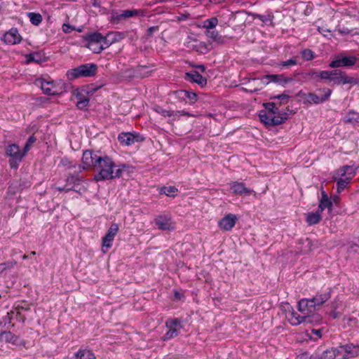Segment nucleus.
<instances>
[{
	"mask_svg": "<svg viewBox=\"0 0 359 359\" xmlns=\"http://www.w3.org/2000/svg\"><path fill=\"white\" fill-rule=\"evenodd\" d=\"M318 31L320 33H321L324 36L328 37L329 36H331V30L329 29H327L325 27H319Z\"/></svg>",
	"mask_w": 359,
	"mask_h": 359,
	"instance_id": "52",
	"label": "nucleus"
},
{
	"mask_svg": "<svg viewBox=\"0 0 359 359\" xmlns=\"http://www.w3.org/2000/svg\"><path fill=\"white\" fill-rule=\"evenodd\" d=\"M27 15L30 22L34 25H39L42 21V16L39 13H28Z\"/></svg>",
	"mask_w": 359,
	"mask_h": 359,
	"instance_id": "38",
	"label": "nucleus"
},
{
	"mask_svg": "<svg viewBox=\"0 0 359 359\" xmlns=\"http://www.w3.org/2000/svg\"><path fill=\"white\" fill-rule=\"evenodd\" d=\"M333 85L353 83L355 80L353 77L347 76L344 72L339 70L330 71V83Z\"/></svg>",
	"mask_w": 359,
	"mask_h": 359,
	"instance_id": "11",
	"label": "nucleus"
},
{
	"mask_svg": "<svg viewBox=\"0 0 359 359\" xmlns=\"http://www.w3.org/2000/svg\"><path fill=\"white\" fill-rule=\"evenodd\" d=\"M84 39L86 41H88V43H104L105 47H108L109 46V43L107 42V38L103 36L99 32H93L86 34L84 36Z\"/></svg>",
	"mask_w": 359,
	"mask_h": 359,
	"instance_id": "22",
	"label": "nucleus"
},
{
	"mask_svg": "<svg viewBox=\"0 0 359 359\" xmlns=\"http://www.w3.org/2000/svg\"><path fill=\"white\" fill-rule=\"evenodd\" d=\"M41 88L43 92L46 95H53L58 93L57 88L53 81H40Z\"/></svg>",
	"mask_w": 359,
	"mask_h": 359,
	"instance_id": "24",
	"label": "nucleus"
},
{
	"mask_svg": "<svg viewBox=\"0 0 359 359\" xmlns=\"http://www.w3.org/2000/svg\"><path fill=\"white\" fill-rule=\"evenodd\" d=\"M184 79L187 81L194 82L198 85L203 86L206 85L207 80L205 77L202 76L198 72L192 70L189 72H187L184 76Z\"/></svg>",
	"mask_w": 359,
	"mask_h": 359,
	"instance_id": "19",
	"label": "nucleus"
},
{
	"mask_svg": "<svg viewBox=\"0 0 359 359\" xmlns=\"http://www.w3.org/2000/svg\"><path fill=\"white\" fill-rule=\"evenodd\" d=\"M21 316V311L18 307L15 309V311H11L7 313V315L2 318L4 320V327H6V325L8 326V328L10 327H13V325L11 324V320L14 317L19 320H22V321H24L25 317Z\"/></svg>",
	"mask_w": 359,
	"mask_h": 359,
	"instance_id": "18",
	"label": "nucleus"
},
{
	"mask_svg": "<svg viewBox=\"0 0 359 359\" xmlns=\"http://www.w3.org/2000/svg\"><path fill=\"white\" fill-rule=\"evenodd\" d=\"M266 80L265 76L262 79H253L250 80L249 81V86L250 87L249 91L252 93L262 89L264 86L269 83V81H266Z\"/></svg>",
	"mask_w": 359,
	"mask_h": 359,
	"instance_id": "23",
	"label": "nucleus"
},
{
	"mask_svg": "<svg viewBox=\"0 0 359 359\" xmlns=\"http://www.w3.org/2000/svg\"><path fill=\"white\" fill-rule=\"evenodd\" d=\"M6 155L11 157L9 161L11 167L17 168L19 163L25 156V153H22L18 144H12L7 147Z\"/></svg>",
	"mask_w": 359,
	"mask_h": 359,
	"instance_id": "4",
	"label": "nucleus"
},
{
	"mask_svg": "<svg viewBox=\"0 0 359 359\" xmlns=\"http://www.w3.org/2000/svg\"><path fill=\"white\" fill-rule=\"evenodd\" d=\"M155 30H158V27H151L148 29V33L149 35L152 34V32Z\"/></svg>",
	"mask_w": 359,
	"mask_h": 359,
	"instance_id": "63",
	"label": "nucleus"
},
{
	"mask_svg": "<svg viewBox=\"0 0 359 359\" xmlns=\"http://www.w3.org/2000/svg\"><path fill=\"white\" fill-rule=\"evenodd\" d=\"M260 121L266 125L276 126L283 123L287 118V114L275 115L273 113L262 111L259 114Z\"/></svg>",
	"mask_w": 359,
	"mask_h": 359,
	"instance_id": "7",
	"label": "nucleus"
},
{
	"mask_svg": "<svg viewBox=\"0 0 359 359\" xmlns=\"http://www.w3.org/2000/svg\"><path fill=\"white\" fill-rule=\"evenodd\" d=\"M73 29L74 28L68 24H64L62 25V30L65 33H70Z\"/></svg>",
	"mask_w": 359,
	"mask_h": 359,
	"instance_id": "55",
	"label": "nucleus"
},
{
	"mask_svg": "<svg viewBox=\"0 0 359 359\" xmlns=\"http://www.w3.org/2000/svg\"><path fill=\"white\" fill-rule=\"evenodd\" d=\"M118 225L116 223L111 224L109 228L107 233L102 238V248H109L112 245V242L114 239L115 236L118 231Z\"/></svg>",
	"mask_w": 359,
	"mask_h": 359,
	"instance_id": "13",
	"label": "nucleus"
},
{
	"mask_svg": "<svg viewBox=\"0 0 359 359\" xmlns=\"http://www.w3.org/2000/svg\"><path fill=\"white\" fill-rule=\"evenodd\" d=\"M308 74L310 76V78L312 79L317 80V81L320 80L319 79L320 72H316V71L312 70Z\"/></svg>",
	"mask_w": 359,
	"mask_h": 359,
	"instance_id": "53",
	"label": "nucleus"
},
{
	"mask_svg": "<svg viewBox=\"0 0 359 359\" xmlns=\"http://www.w3.org/2000/svg\"><path fill=\"white\" fill-rule=\"evenodd\" d=\"M0 341H5L16 346L22 344V341L18 337L13 334L11 332L6 331H2L0 333Z\"/></svg>",
	"mask_w": 359,
	"mask_h": 359,
	"instance_id": "20",
	"label": "nucleus"
},
{
	"mask_svg": "<svg viewBox=\"0 0 359 359\" xmlns=\"http://www.w3.org/2000/svg\"><path fill=\"white\" fill-rule=\"evenodd\" d=\"M27 61L28 63L34 62L39 64L46 61V56L39 52L32 53L27 55Z\"/></svg>",
	"mask_w": 359,
	"mask_h": 359,
	"instance_id": "29",
	"label": "nucleus"
},
{
	"mask_svg": "<svg viewBox=\"0 0 359 359\" xmlns=\"http://www.w3.org/2000/svg\"><path fill=\"white\" fill-rule=\"evenodd\" d=\"M85 166H86V165H84L82 163V164L75 165L72 166V168H74L75 169L74 172L76 173H81L84 170H88V168H86Z\"/></svg>",
	"mask_w": 359,
	"mask_h": 359,
	"instance_id": "50",
	"label": "nucleus"
},
{
	"mask_svg": "<svg viewBox=\"0 0 359 359\" xmlns=\"http://www.w3.org/2000/svg\"><path fill=\"white\" fill-rule=\"evenodd\" d=\"M318 90L323 93L321 95H318L315 93H309L305 95V101L309 104H318L327 101L330 98L332 92V90L329 88H323Z\"/></svg>",
	"mask_w": 359,
	"mask_h": 359,
	"instance_id": "10",
	"label": "nucleus"
},
{
	"mask_svg": "<svg viewBox=\"0 0 359 359\" xmlns=\"http://www.w3.org/2000/svg\"><path fill=\"white\" fill-rule=\"evenodd\" d=\"M321 219V213L318 210L316 212H309L306 215V222L309 225H314L319 223Z\"/></svg>",
	"mask_w": 359,
	"mask_h": 359,
	"instance_id": "32",
	"label": "nucleus"
},
{
	"mask_svg": "<svg viewBox=\"0 0 359 359\" xmlns=\"http://www.w3.org/2000/svg\"><path fill=\"white\" fill-rule=\"evenodd\" d=\"M118 139L122 145L129 146L134 144L135 137L130 133H123L118 135Z\"/></svg>",
	"mask_w": 359,
	"mask_h": 359,
	"instance_id": "27",
	"label": "nucleus"
},
{
	"mask_svg": "<svg viewBox=\"0 0 359 359\" xmlns=\"http://www.w3.org/2000/svg\"><path fill=\"white\" fill-rule=\"evenodd\" d=\"M338 31L341 35H345L350 33V31L348 29H339Z\"/></svg>",
	"mask_w": 359,
	"mask_h": 359,
	"instance_id": "59",
	"label": "nucleus"
},
{
	"mask_svg": "<svg viewBox=\"0 0 359 359\" xmlns=\"http://www.w3.org/2000/svg\"><path fill=\"white\" fill-rule=\"evenodd\" d=\"M338 349L327 350L324 353L325 359H334Z\"/></svg>",
	"mask_w": 359,
	"mask_h": 359,
	"instance_id": "46",
	"label": "nucleus"
},
{
	"mask_svg": "<svg viewBox=\"0 0 359 359\" xmlns=\"http://www.w3.org/2000/svg\"><path fill=\"white\" fill-rule=\"evenodd\" d=\"M181 116H191L189 112L182 110V111H174V120L179 118Z\"/></svg>",
	"mask_w": 359,
	"mask_h": 359,
	"instance_id": "51",
	"label": "nucleus"
},
{
	"mask_svg": "<svg viewBox=\"0 0 359 359\" xmlns=\"http://www.w3.org/2000/svg\"><path fill=\"white\" fill-rule=\"evenodd\" d=\"M165 327L168 328L166 333L162 337V340L168 341L176 337L180 330L182 328L181 320L178 318L169 319L165 322Z\"/></svg>",
	"mask_w": 359,
	"mask_h": 359,
	"instance_id": "3",
	"label": "nucleus"
},
{
	"mask_svg": "<svg viewBox=\"0 0 359 359\" xmlns=\"http://www.w3.org/2000/svg\"><path fill=\"white\" fill-rule=\"evenodd\" d=\"M264 107L267 109L266 112L273 113L275 115H280L278 114V109L276 107V104L273 102H269V103L264 104Z\"/></svg>",
	"mask_w": 359,
	"mask_h": 359,
	"instance_id": "42",
	"label": "nucleus"
},
{
	"mask_svg": "<svg viewBox=\"0 0 359 359\" xmlns=\"http://www.w3.org/2000/svg\"><path fill=\"white\" fill-rule=\"evenodd\" d=\"M136 71H137V74H138L142 77H145V76H147V75H148V71H147V67H143V66L139 67Z\"/></svg>",
	"mask_w": 359,
	"mask_h": 359,
	"instance_id": "49",
	"label": "nucleus"
},
{
	"mask_svg": "<svg viewBox=\"0 0 359 359\" xmlns=\"http://www.w3.org/2000/svg\"><path fill=\"white\" fill-rule=\"evenodd\" d=\"M77 180V178L73 175H69L67 179V182L69 184H73Z\"/></svg>",
	"mask_w": 359,
	"mask_h": 359,
	"instance_id": "56",
	"label": "nucleus"
},
{
	"mask_svg": "<svg viewBox=\"0 0 359 359\" xmlns=\"http://www.w3.org/2000/svg\"><path fill=\"white\" fill-rule=\"evenodd\" d=\"M87 47L95 53H100L107 48L104 43H88Z\"/></svg>",
	"mask_w": 359,
	"mask_h": 359,
	"instance_id": "37",
	"label": "nucleus"
},
{
	"mask_svg": "<svg viewBox=\"0 0 359 359\" xmlns=\"http://www.w3.org/2000/svg\"><path fill=\"white\" fill-rule=\"evenodd\" d=\"M32 146L29 145L28 144H25V147L23 149V151L22 153H25V155L27 154V152L29 150L30 147Z\"/></svg>",
	"mask_w": 359,
	"mask_h": 359,
	"instance_id": "62",
	"label": "nucleus"
},
{
	"mask_svg": "<svg viewBox=\"0 0 359 359\" xmlns=\"http://www.w3.org/2000/svg\"><path fill=\"white\" fill-rule=\"evenodd\" d=\"M154 109L158 114L162 115L163 116L169 117L171 118L172 120H174V111L165 110L161 107H156Z\"/></svg>",
	"mask_w": 359,
	"mask_h": 359,
	"instance_id": "39",
	"label": "nucleus"
},
{
	"mask_svg": "<svg viewBox=\"0 0 359 359\" xmlns=\"http://www.w3.org/2000/svg\"><path fill=\"white\" fill-rule=\"evenodd\" d=\"M102 156L98 152L86 150L83 153L82 163L86 165L85 167L88 168V169L93 168L95 170Z\"/></svg>",
	"mask_w": 359,
	"mask_h": 359,
	"instance_id": "5",
	"label": "nucleus"
},
{
	"mask_svg": "<svg viewBox=\"0 0 359 359\" xmlns=\"http://www.w3.org/2000/svg\"><path fill=\"white\" fill-rule=\"evenodd\" d=\"M357 58L355 56H344L341 58L333 60L330 63L329 66L331 68L351 67L355 64Z\"/></svg>",
	"mask_w": 359,
	"mask_h": 359,
	"instance_id": "14",
	"label": "nucleus"
},
{
	"mask_svg": "<svg viewBox=\"0 0 359 359\" xmlns=\"http://www.w3.org/2000/svg\"><path fill=\"white\" fill-rule=\"evenodd\" d=\"M155 224L158 229L162 231H172L175 229V222L171 216L167 214L158 215L154 219Z\"/></svg>",
	"mask_w": 359,
	"mask_h": 359,
	"instance_id": "9",
	"label": "nucleus"
},
{
	"mask_svg": "<svg viewBox=\"0 0 359 359\" xmlns=\"http://www.w3.org/2000/svg\"><path fill=\"white\" fill-rule=\"evenodd\" d=\"M265 79H266V80H268L267 81H269V83H278L283 86L292 81V78L284 77L283 75L279 74L266 75Z\"/></svg>",
	"mask_w": 359,
	"mask_h": 359,
	"instance_id": "25",
	"label": "nucleus"
},
{
	"mask_svg": "<svg viewBox=\"0 0 359 359\" xmlns=\"http://www.w3.org/2000/svg\"><path fill=\"white\" fill-rule=\"evenodd\" d=\"M290 96L287 94H285V93H283L281 95H278L276 97H274V98H277L278 100H280L282 101H285V102H287V100L289 99Z\"/></svg>",
	"mask_w": 359,
	"mask_h": 359,
	"instance_id": "54",
	"label": "nucleus"
},
{
	"mask_svg": "<svg viewBox=\"0 0 359 359\" xmlns=\"http://www.w3.org/2000/svg\"><path fill=\"white\" fill-rule=\"evenodd\" d=\"M231 192L236 195H250L253 191L247 188L245 184L239 182H233L230 184Z\"/></svg>",
	"mask_w": 359,
	"mask_h": 359,
	"instance_id": "17",
	"label": "nucleus"
},
{
	"mask_svg": "<svg viewBox=\"0 0 359 359\" xmlns=\"http://www.w3.org/2000/svg\"><path fill=\"white\" fill-rule=\"evenodd\" d=\"M75 359H96V357L90 350L80 349L75 354Z\"/></svg>",
	"mask_w": 359,
	"mask_h": 359,
	"instance_id": "30",
	"label": "nucleus"
},
{
	"mask_svg": "<svg viewBox=\"0 0 359 359\" xmlns=\"http://www.w3.org/2000/svg\"><path fill=\"white\" fill-rule=\"evenodd\" d=\"M330 298V294L329 292L318 293L311 300L313 301L317 310Z\"/></svg>",
	"mask_w": 359,
	"mask_h": 359,
	"instance_id": "26",
	"label": "nucleus"
},
{
	"mask_svg": "<svg viewBox=\"0 0 359 359\" xmlns=\"http://www.w3.org/2000/svg\"><path fill=\"white\" fill-rule=\"evenodd\" d=\"M337 190L338 193L341 192L345 188L348 186V184L351 183L352 180H348V178H337Z\"/></svg>",
	"mask_w": 359,
	"mask_h": 359,
	"instance_id": "35",
	"label": "nucleus"
},
{
	"mask_svg": "<svg viewBox=\"0 0 359 359\" xmlns=\"http://www.w3.org/2000/svg\"><path fill=\"white\" fill-rule=\"evenodd\" d=\"M15 264H16L15 261H11V262L0 264V272L3 271L7 269H11V268L14 267V266Z\"/></svg>",
	"mask_w": 359,
	"mask_h": 359,
	"instance_id": "47",
	"label": "nucleus"
},
{
	"mask_svg": "<svg viewBox=\"0 0 359 359\" xmlns=\"http://www.w3.org/2000/svg\"><path fill=\"white\" fill-rule=\"evenodd\" d=\"M205 34L208 38L211 39L215 42H217L218 43H224V37L219 35L218 32L215 30H205Z\"/></svg>",
	"mask_w": 359,
	"mask_h": 359,
	"instance_id": "31",
	"label": "nucleus"
},
{
	"mask_svg": "<svg viewBox=\"0 0 359 359\" xmlns=\"http://www.w3.org/2000/svg\"><path fill=\"white\" fill-rule=\"evenodd\" d=\"M177 96L182 99H184L187 102L191 104L196 102L197 100V95L192 92L187 90H181L177 92Z\"/></svg>",
	"mask_w": 359,
	"mask_h": 359,
	"instance_id": "28",
	"label": "nucleus"
},
{
	"mask_svg": "<svg viewBox=\"0 0 359 359\" xmlns=\"http://www.w3.org/2000/svg\"><path fill=\"white\" fill-rule=\"evenodd\" d=\"M2 40L7 44L14 45L20 43L22 38L17 29L12 28L4 34Z\"/></svg>",
	"mask_w": 359,
	"mask_h": 359,
	"instance_id": "15",
	"label": "nucleus"
},
{
	"mask_svg": "<svg viewBox=\"0 0 359 359\" xmlns=\"http://www.w3.org/2000/svg\"><path fill=\"white\" fill-rule=\"evenodd\" d=\"M125 168V165H116L111 158L103 155L95 169L96 174L94 175V180L100 182L119 178Z\"/></svg>",
	"mask_w": 359,
	"mask_h": 359,
	"instance_id": "1",
	"label": "nucleus"
},
{
	"mask_svg": "<svg viewBox=\"0 0 359 359\" xmlns=\"http://www.w3.org/2000/svg\"><path fill=\"white\" fill-rule=\"evenodd\" d=\"M236 221V215L229 214L219 221V226L223 230L229 231L235 226Z\"/></svg>",
	"mask_w": 359,
	"mask_h": 359,
	"instance_id": "21",
	"label": "nucleus"
},
{
	"mask_svg": "<svg viewBox=\"0 0 359 359\" xmlns=\"http://www.w3.org/2000/svg\"><path fill=\"white\" fill-rule=\"evenodd\" d=\"M302 56L306 60H311L314 57V53L310 49H304L302 51Z\"/></svg>",
	"mask_w": 359,
	"mask_h": 359,
	"instance_id": "45",
	"label": "nucleus"
},
{
	"mask_svg": "<svg viewBox=\"0 0 359 359\" xmlns=\"http://www.w3.org/2000/svg\"><path fill=\"white\" fill-rule=\"evenodd\" d=\"M330 201L327 196V195L326 194V193L323 191L322 192V198L320 199V201Z\"/></svg>",
	"mask_w": 359,
	"mask_h": 359,
	"instance_id": "58",
	"label": "nucleus"
},
{
	"mask_svg": "<svg viewBox=\"0 0 359 359\" xmlns=\"http://www.w3.org/2000/svg\"><path fill=\"white\" fill-rule=\"evenodd\" d=\"M255 18L259 20L266 25H272L273 15L271 13L267 15L255 14Z\"/></svg>",
	"mask_w": 359,
	"mask_h": 359,
	"instance_id": "34",
	"label": "nucleus"
},
{
	"mask_svg": "<svg viewBox=\"0 0 359 359\" xmlns=\"http://www.w3.org/2000/svg\"><path fill=\"white\" fill-rule=\"evenodd\" d=\"M297 309L301 314L305 316L306 319L309 322V318L317 311L315 304L311 299H302L299 300L298 302Z\"/></svg>",
	"mask_w": 359,
	"mask_h": 359,
	"instance_id": "6",
	"label": "nucleus"
},
{
	"mask_svg": "<svg viewBox=\"0 0 359 359\" xmlns=\"http://www.w3.org/2000/svg\"><path fill=\"white\" fill-rule=\"evenodd\" d=\"M217 18L213 17L203 21L201 27L205 28L206 30H212L217 25Z\"/></svg>",
	"mask_w": 359,
	"mask_h": 359,
	"instance_id": "33",
	"label": "nucleus"
},
{
	"mask_svg": "<svg viewBox=\"0 0 359 359\" xmlns=\"http://www.w3.org/2000/svg\"><path fill=\"white\" fill-rule=\"evenodd\" d=\"M297 64V61L296 58L293 57L291 59H289L286 61L280 62L278 63V67H280L281 68H289L291 66H294Z\"/></svg>",
	"mask_w": 359,
	"mask_h": 359,
	"instance_id": "41",
	"label": "nucleus"
},
{
	"mask_svg": "<svg viewBox=\"0 0 359 359\" xmlns=\"http://www.w3.org/2000/svg\"><path fill=\"white\" fill-rule=\"evenodd\" d=\"M319 79L320 80H324L328 83H330V71L320 72Z\"/></svg>",
	"mask_w": 359,
	"mask_h": 359,
	"instance_id": "48",
	"label": "nucleus"
},
{
	"mask_svg": "<svg viewBox=\"0 0 359 359\" xmlns=\"http://www.w3.org/2000/svg\"><path fill=\"white\" fill-rule=\"evenodd\" d=\"M89 104V99L88 97L80 98L77 102L76 106L79 109H84Z\"/></svg>",
	"mask_w": 359,
	"mask_h": 359,
	"instance_id": "44",
	"label": "nucleus"
},
{
	"mask_svg": "<svg viewBox=\"0 0 359 359\" xmlns=\"http://www.w3.org/2000/svg\"><path fill=\"white\" fill-rule=\"evenodd\" d=\"M97 69V67L95 64L88 63L81 65L76 68L67 71V76L70 80H74L79 77H90L96 74Z\"/></svg>",
	"mask_w": 359,
	"mask_h": 359,
	"instance_id": "2",
	"label": "nucleus"
},
{
	"mask_svg": "<svg viewBox=\"0 0 359 359\" xmlns=\"http://www.w3.org/2000/svg\"><path fill=\"white\" fill-rule=\"evenodd\" d=\"M36 137L34 135H32L27 140V144L32 146L36 142Z\"/></svg>",
	"mask_w": 359,
	"mask_h": 359,
	"instance_id": "57",
	"label": "nucleus"
},
{
	"mask_svg": "<svg viewBox=\"0 0 359 359\" xmlns=\"http://www.w3.org/2000/svg\"><path fill=\"white\" fill-rule=\"evenodd\" d=\"M140 13L138 10H126L123 11L121 14L116 16V19L118 20L128 18L134 15H137Z\"/></svg>",
	"mask_w": 359,
	"mask_h": 359,
	"instance_id": "36",
	"label": "nucleus"
},
{
	"mask_svg": "<svg viewBox=\"0 0 359 359\" xmlns=\"http://www.w3.org/2000/svg\"><path fill=\"white\" fill-rule=\"evenodd\" d=\"M283 307L285 311L286 318L292 325L297 326L307 321L305 316L299 314L288 303H286Z\"/></svg>",
	"mask_w": 359,
	"mask_h": 359,
	"instance_id": "8",
	"label": "nucleus"
},
{
	"mask_svg": "<svg viewBox=\"0 0 359 359\" xmlns=\"http://www.w3.org/2000/svg\"><path fill=\"white\" fill-rule=\"evenodd\" d=\"M357 170L358 168L353 165L341 166L334 172L333 178L334 180H337V177L352 180L355 176Z\"/></svg>",
	"mask_w": 359,
	"mask_h": 359,
	"instance_id": "12",
	"label": "nucleus"
},
{
	"mask_svg": "<svg viewBox=\"0 0 359 359\" xmlns=\"http://www.w3.org/2000/svg\"><path fill=\"white\" fill-rule=\"evenodd\" d=\"M189 17V15H185V14H182L179 18L178 19L180 20H184L186 19H187Z\"/></svg>",
	"mask_w": 359,
	"mask_h": 359,
	"instance_id": "64",
	"label": "nucleus"
},
{
	"mask_svg": "<svg viewBox=\"0 0 359 359\" xmlns=\"http://www.w3.org/2000/svg\"><path fill=\"white\" fill-rule=\"evenodd\" d=\"M337 353H344L345 358H353L359 355V346L352 344L341 346Z\"/></svg>",
	"mask_w": 359,
	"mask_h": 359,
	"instance_id": "16",
	"label": "nucleus"
},
{
	"mask_svg": "<svg viewBox=\"0 0 359 359\" xmlns=\"http://www.w3.org/2000/svg\"><path fill=\"white\" fill-rule=\"evenodd\" d=\"M177 189L175 187H164L161 189V193L165 194L168 196L174 197L177 194Z\"/></svg>",
	"mask_w": 359,
	"mask_h": 359,
	"instance_id": "40",
	"label": "nucleus"
},
{
	"mask_svg": "<svg viewBox=\"0 0 359 359\" xmlns=\"http://www.w3.org/2000/svg\"><path fill=\"white\" fill-rule=\"evenodd\" d=\"M321 332L322 330L320 329L318 330H312V332L314 333L318 337H321Z\"/></svg>",
	"mask_w": 359,
	"mask_h": 359,
	"instance_id": "60",
	"label": "nucleus"
},
{
	"mask_svg": "<svg viewBox=\"0 0 359 359\" xmlns=\"http://www.w3.org/2000/svg\"><path fill=\"white\" fill-rule=\"evenodd\" d=\"M57 190H58V191H70V190H72V187H57Z\"/></svg>",
	"mask_w": 359,
	"mask_h": 359,
	"instance_id": "61",
	"label": "nucleus"
},
{
	"mask_svg": "<svg viewBox=\"0 0 359 359\" xmlns=\"http://www.w3.org/2000/svg\"><path fill=\"white\" fill-rule=\"evenodd\" d=\"M332 206V203L331 201H320V203L318 205V211H319V212L322 213L323 211L326 208H331Z\"/></svg>",
	"mask_w": 359,
	"mask_h": 359,
	"instance_id": "43",
	"label": "nucleus"
}]
</instances>
